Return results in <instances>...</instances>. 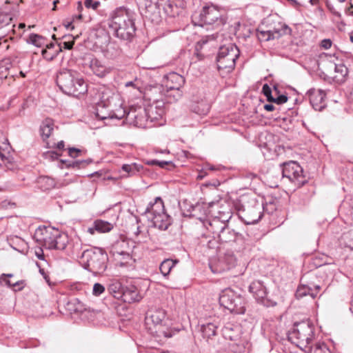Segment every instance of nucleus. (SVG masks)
Masks as SVG:
<instances>
[{
	"label": "nucleus",
	"mask_w": 353,
	"mask_h": 353,
	"mask_svg": "<svg viewBox=\"0 0 353 353\" xmlns=\"http://www.w3.org/2000/svg\"><path fill=\"white\" fill-rule=\"evenodd\" d=\"M98 95L99 101L97 104L96 115L99 119L120 120L125 116L122 99L114 88L102 85L98 90Z\"/></svg>",
	"instance_id": "f257e3e1"
},
{
	"label": "nucleus",
	"mask_w": 353,
	"mask_h": 353,
	"mask_svg": "<svg viewBox=\"0 0 353 353\" xmlns=\"http://www.w3.org/2000/svg\"><path fill=\"white\" fill-rule=\"evenodd\" d=\"M108 26L114 34L122 40H130L136 30L132 14L125 8H119L114 12Z\"/></svg>",
	"instance_id": "f03ea898"
},
{
	"label": "nucleus",
	"mask_w": 353,
	"mask_h": 353,
	"mask_svg": "<svg viewBox=\"0 0 353 353\" xmlns=\"http://www.w3.org/2000/svg\"><path fill=\"white\" fill-rule=\"evenodd\" d=\"M57 84L68 95L79 97L87 90V84L79 74L72 70H62L57 75Z\"/></svg>",
	"instance_id": "7ed1b4c3"
},
{
	"label": "nucleus",
	"mask_w": 353,
	"mask_h": 353,
	"mask_svg": "<svg viewBox=\"0 0 353 353\" xmlns=\"http://www.w3.org/2000/svg\"><path fill=\"white\" fill-rule=\"evenodd\" d=\"M34 238L46 249L64 250L69 241L66 234L51 226L39 227Z\"/></svg>",
	"instance_id": "20e7f679"
},
{
	"label": "nucleus",
	"mask_w": 353,
	"mask_h": 353,
	"mask_svg": "<svg viewBox=\"0 0 353 353\" xmlns=\"http://www.w3.org/2000/svg\"><path fill=\"white\" fill-rule=\"evenodd\" d=\"M108 255L101 248H90L84 250L80 257L83 267L94 274H100L106 269Z\"/></svg>",
	"instance_id": "39448f33"
},
{
	"label": "nucleus",
	"mask_w": 353,
	"mask_h": 353,
	"mask_svg": "<svg viewBox=\"0 0 353 353\" xmlns=\"http://www.w3.org/2000/svg\"><path fill=\"white\" fill-rule=\"evenodd\" d=\"M145 214L151 220L155 228L165 230L171 224L170 216L165 212L164 204L161 197H157L147 207Z\"/></svg>",
	"instance_id": "423d86ee"
},
{
	"label": "nucleus",
	"mask_w": 353,
	"mask_h": 353,
	"mask_svg": "<svg viewBox=\"0 0 353 353\" xmlns=\"http://www.w3.org/2000/svg\"><path fill=\"white\" fill-rule=\"evenodd\" d=\"M314 338V327L309 321L295 323L288 339L300 349H304L311 343Z\"/></svg>",
	"instance_id": "0eeeda50"
},
{
	"label": "nucleus",
	"mask_w": 353,
	"mask_h": 353,
	"mask_svg": "<svg viewBox=\"0 0 353 353\" xmlns=\"http://www.w3.org/2000/svg\"><path fill=\"white\" fill-rule=\"evenodd\" d=\"M263 209V204L254 198L245 197L243 199L239 214L246 224H254L261 219Z\"/></svg>",
	"instance_id": "6e6552de"
},
{
	"label": "nucleus",
	"mask_w": 353,
	"mask_h": 353,
	"mask_svg": "<svg viewBox=\"0 0 353 353\" xmlns=\"http://www.w3.org/2000/svg\"><path fill=\"white\" fill-rule=\"evenodd\" d=\"M219 303L221 306L230 312L242 314L245 311V302L244 298L236 294L231 288L223 290L219 296Z\"/></svg>",
	"instance_id": "1a4fd4ad"
},
{
	"label": "nucleus",
	"mask_w": 353,
	"mask_h": 353,
	"mask_svg": "<svg viewBox=\"0 0 353 353\" xmlns=\"http://www.w3.org/2000/svg\"><path fill=\"white\" fill-rule=\"evenodd\" d=\"M239 55V49L232 43L221 46L216 58L218 69L230 72L234 68L235 61Z\"/></svg>",
	"instance_id": "9d476101"
},
{
	"label": "nucleus",
	"mask_w": 353,
	"mask_h": 353,
	"mask_svg": "<svg viewBox=\"0 0 353 353\" xmlns=\"http://www.w3.org/2000/svg\"><path fill=\"white\" fill-rule=\"evenodd\" d=\"M165 317V312L160 309L151 311L147 314L145 320V327L151 334L157 337H171V334L163 325Z\"/></svg>",
	"instance_id": "9b49d317"
},
{
	"label": "nucleus",
	"mask_w": 353,
	"mask_h": 353,
	"mask_svg": "<svg viewBox=\"0 0 353 353\" xmlns=\"http://www.w3.org/2000/svg\"><path fill=\"white\" fill-rule=\"evenodd\" d=\"M283 177L287 178L297 187H301L307 179L301 166L295 161L284 163L282 168Z\"/></svg>",
	"instance_id": "f8f14e48"
},
{
	"label": "nucleus",
	"mask_w": 353,
	"mask_h": 353,
	"mask_svg": "<svg viewBox=\"0 0 353 353\" xmlns=\"http://www.w3.org/2000/svg\"><path fill=\"white\" fill-rule=\"evenodd\" d=\"M125 116L131 121V123L138 128H145L151 127L149 125L147 108L141 106L137 108H132Z\"/></svg>",
	"instance_id": "ddd939ff"
},
{
	"label": "nucleus",
	"mask_w": 353,
	"mask_h": 353,
	"mask_svg": "<svg viewBox=\"0 0 353 353\" xmlns=\"http://www.w3.org/2000/svg\"><path fill=\"white\" fill-rule=\"evenodd\" d=\"M147 113L149 125L154 123V125H163L164 120L163 116L165 113L164 102L162 101H156L147 108Z\"/></svg>",
	"instance_id": "4468645a"
},
{
	"label": "nucleus",
	"mask_w": 353,
	"mask_h": 353,
	"mask_svg": "<svg viewBox=\"0 0 353 353\" xmlns=\"http://www.w3.org/2000/svg\"><path fill=\"white\" fill-rule=\"evenodd\" d=\"M201 22L199 26L203 24H212L221 17L219 10L214 6H205L199 14Z\"/></svg>",
	"instance_id": "2eb2a0df"
},
{
	"label": "nucleus",
	"mask_w": 353,
	"mask_h": 353,
	"mask_svg": "<svg viewBox=\"0 0 353 353\" xmlns=\"http://www.w3.org/2000/svg\"><path fill=\"white\" fill-rule=\"evenodd\" d=\"M310 104L315 110L321 111L325 106V93L321 90L310 89L307 92Z\"/></svg>",
	"instance_id": "dca6fc26"
},
{
	"label": "nucleus",
	"mask_w": 353,
	"mask_h": 353,
	"mask_svg": "<svg viewBox=\"0 0 353 353\" xmlns=\"http://www.w3.org/2000/svg\"><path fill=\"white\" fill-rule=\"evenodd\" d=\"M249 291L258 302L265 303L267 289L261 281H254L249 286Z\"/></svg>",
	"instance_id": "f3484780"
},
{
	"label": "nucleus",
	"mask_w": 353,
	"mask_h": 353,
	"mask_svg": "<svg viewBox=\"0 0 353 353\" xmlns=\"http://www.w3.org/2000/svg\"><path fill=\"white\" fill-rule=\"evenodd\" d=\"M291 29L285 23H279V27L274 28L273 30H268L266 32H261V34L266 36V40L274 39L279 38L283 35L291 34Z\"/></svg>",
	"instance_id": "a211bd4d"
},
{
	"label": "nucleus",
	"mask_w": 353,
	"mask_h": 353,
	"mask_svg": "<svg viewBox=\"0 0 353 353\" xmlns=\"http://www.w3.org/2000/svg\"><path fill=\"white\" fill-rule=\"evenodd\" d=\"M89 65L93 73L101 78L105 77L112 70L110 67H108L103 64L101 61L96 58H93L90 60Z\"/></svg>",
	"instance_id": "6ab92c4d"
},
{
	"label": "nucleus",
	"mask_w": 353,
	"mask_h": 353,
	"mask_svg": "<svg viewBox=\"0 0 353 353\" xmlns=\"http://www.w3.org/2000/svg\"><path fill=\"white\" fill-rule=\"evenodd\" d=\"M185 83L183 76L176 73L171 72L167 75L165 86L168 90H179Z\"/></svg>",
	"instance_id": "aec40b11"
},
{
	"label": "nucleus",
	"mask_w": 353,
	"mask_h": 353,
	"mask_svg": "<svg viewBox=\"0 0 353 353\" xmlns=\"http://www.w3.org/2000/svg\"><path fill=\"white\" fill-rule=\"evenodd\" d=\"M113 226L110 223L102 220H97L94 222V226L88 229V232L90 234H94L95 231L99 233H105L110 232Z\"/></svg>",
	"instance_id": "412c9836"
},
{
	"label": "nucleus",
	"mask_w": 353,
	"mask_h": 353,
	"mask_svg": "<svg viewBox=\"0 0 353 353\" xmlns=\"http://www.w3.org/2000/svg\"><path fill=\"white\" fill-rule=\"evenodd\" d=\"M122 298L125 302H134L140 301L141 296L136 287L130 286L123 290Z\"/></svg>",
	"instance_id": "4be33fe9"
},
{
	"label": "nucleus",
	"mask_w": 353,
	"mask_h": 353,
	"mask_svg": "<svg viewBox=\"0 0 353 353\" xmlns=\"http://www.w3.org/2000/svg\"><path fill=\"white\" fill-rule=\"evenodd\" d=\"M113 255L117 264L121 267L130 264L132 261V256L128 252L114 250Z\"/></svg>",
	"instance_id": "5701e85b"
},
{
	"label": "nucleus",
	"mask_w": 353,
	"mask_h": 353,
	"mask_svg": "<svg viewBox=\"0 0 353 353\" xmlns=\"http://www.w3.org/2000/svg\"><path fill=\"white\" fill-rule=\"evenodd\" d=\"M12 274H2L0 276V285H6L9 288H13L14 290H21L23 288V281H17L12 282L8 278L12 277Z\"/></svg>",
	"instance_id": "b1692460"
},
{
	"label": "nucleus",
	"mask_w": 353,
	"mask_h": 353,
	"mask_svg": "<svg viewBox=\"0 0 353 353\" xmlns=\"http://www.w3.org/2000/svg\"><path fill=\"white\" fill-rule=\"evenodd\" d=\"M54 130V122L52 119L47 118L40 126V133L43 141L48 139Z\"/></svg>",
	"instance_id": "393cba45"
},
{
	"label": "nucleus",
	"mask_w": 353,
	"mask_h": 353,
	"mask_svg": "<svg viewBox=\"0 0 353 353\" xmlns=\"http://www.w3.org/2000/svg\"><path fill=\"white\" fill-rule=\"evenodd\" d=\"M226 221H221L219 218L215 217L210 221L208 230L218 236L221 230L224 229V227L226 226Z\"/></svg>",
	"instance_id": "a878e982"
},
{
	"label": "nucleus",
	"mask_w": 353,
	"mask_h": 353,
	"mask_svg": "<svg viewBox=\"0 0 353 353\" xmlns=\"http://www.w3.org/2000/svg\"><path fill=\"white\" fill-rule=\"evenodd\" d=\"M237 234V232H235L232 229L230 228L228 223H226V226L221 230L218 237L222 242H230L236 239Z\"/></svg>",
	"instance_id": "bb28decb"
},
{
	"label": "nucleus",
	"mask_w": 353,
	"mask_h": 353,
	"mask_svg": "<svg viewBox=\"0 0 353 353\" xmlns=\"http://www.w3.org/2000/svg\"><path fill=\"white\" fill-rule=\"evenodd\" d=\"M217 326L212 323H208L201 325V331L203 336L207 339L216 335Z\"/></svg>",
	"instance_id": "cd10ccee"
},
{
	"label": "nucleus",
	"mask_w": 353,
	"mask_h": 353,
	"mask_svg": "<svg viewBox=\"0 0 353 353\" xmlns=\"http://www.w3.org/2000/svg\"><path fill=\"white\" fill-rule=\"evenodd\" d=\"M39 187L43 190H49L57 186L54 180L49 176H41L38 179Z\"/></svg>",
	"instance_id": "c85d7f7f"
},
{
	"label": "nucleus",
	"mask_w": 353,
	"mask_h": 353,
	"mask_svg": "<svg viewBox=\"0 0 353 353\" xmlns=\"http://www.w3.org/2000/svg\"><path fill=\"white\" fill-rule=\"evenodd\" d=\"M307 295H310L312 298H315L316 296V293H314V290L307 285H299L296 292V298L301 299Z\"/></svg>",
	"instance_id": "c756f323"
},
{
	"label": "nucleus",
	"mask_w": 353,
	"mask_h": 353,
	"mask_svg": "<svg viewBox=\"0 0 353 353\" xmlns=\"http://www.w3.org/2000/svg\"><path fill=\"white\" fill-rule=\"evenodd\" d=\"M177 263V261H174L172 259H165L163 261L161 262L159 270L161 272V274L166 276L169 274L171 270L174 268L175 264Z\"/></svg>",
	"instance_id": "7c9ffc66"
},
{
	"label": "nucleus",
	"mask_w": 353,
	"mask_h": 353,
	"mask_svg": "<svg viewBox=\"0 0 353 353\" xmlns=\"http://www.w3.org/2000/svg\"><path fill=\"white\" fill-rule=\"evenodd\" d=\"M222 332L223 337L230 341H235L239 336L238 332L235 331L231 325L225 326Z\"/></svg>",
	"instance_id": "2f4dec72"
},
{
	"label": "nucleus",
	"mask_w": 353,
	"mask_h": 353,
	"mask_svg": "<svg viewBox=\"0 0 353 353\" xmlns=\"http://www.w3.org/2000/svg\"><path fill=\"white\" fill-rule=\"evenodd\" d=\"M142 168V165L137 163L123 164L121 167L122 170L128 173L127 176L134 175L139 172Z\"/></svg>",
	"instance_id": "473e14b6"
},
{
	"label": "nucleus",
	"mask_w": 353,
	"mask_h": 353,
	"mask_svg": "<svg viewBox=\"0 0 353 353\" xmlns=\"http://www.w3.org/2000/svg\"><path fill=\"white\" fill-rule=\"evenodd\" d=\"M108 290L114 297H122L123 289H122L121 284L119 282L112 283L108 287Z\"/></svg>",
	"instance_id": "72a5a7b5"
},
{
	"label": "nucleus",
	"mask_w": 353,
	"mask_h": 353,
	"mask_svg": "<svg viewBox=\"0 0 353 353\" xmlns=\"http://www.w3.org/2000/svg\"><path fill=\"white\" fill-rule=\"evenodd\" d=\"M334 71L336 72L334 78L340 81H342L348 72L347 67L343 64H335Z\"/></svg>",
	"instance_id": "f704fd0d"
},
{
	"label": "nucleus",
	"mask_w": 353,
	"mask_h": 353,
	"mask_svg": "<svg viewBox=\"0 0 353 353\" xmlns=\"http://www.w3.org/2000/svg\"><path fill=\"white\" fill-rule=\"evenodd\" d=\"M209 105L205 102H201L193 107V111L199 115H205L209 112Z\"/></svg>",
	"instance_id": "c9c22d12"
},
{
	"label": "nucleus",
	"mask_w": 353,
	"mask_h": 353,
	"mask_svg": "<svg viewBox=\"0 0 353 353\" xmlns=\"http://www.w3.org/2000/svg\"><path fill=\"white\" fill-rule=\"evenodd\" d=\"M29 41L34 46L39 47L43 43L44 39L39 34H31L29 37Z\"/></svg>",
	"instance_id": "e433bc0d"
},
{
	"label": "nucleus",
	"mask_w": 353,
	"mask_h": 353,
	"mask_svg": "<svg viewBox=\"0 0 353 353\" xmlns=\"http://www.w3.org/2000/svg\"><path fill=\"white\" fill-rule=\"evenodd\" d=\"M262 92L266 97L268 101L272 102L274 100V97L272 95V90L268 84L263 85Z\"/></svg>",
	"instance_id": "4c0bfd02"
},
{
	"label": "nucleus",
	"mask_w": 353,
	"mask_h": 353,
	"mask_svg": "<svg viewBox=\"0 0 353 353\" xmlns=\"http://www.w3.org/2000/svg\"><path fill=\"white\" fill-rule=\"evenodd\" d=\"M105 290V288L100 283H95L93 286V294L99 296Z\"/></svg>",
	"instance_id": "58836bf2"
},
{
	"label": "nucleus",
	"mask_w": 353,
	"mask_h": 353,
	"mask_svg": "<svg viewBox=\"0 0 353 353\" xmlns=\"http://www.w3.org/2000/svg\"><path fill=\"white\" fill-rule=\"evenodd\" d=\"M71 304L74 305V306L75 307L74 308V312H82L85 310L83 304L78 300H74L73 302L69 303V305Z\"/></svg>",
	"instance_id": "ea45409f"
},
{
	"label": "nucleus",
	"mask_w": 353,
	"mask_h": 353,
	"mask_svg": "<svg viewBox=\"0 0 353 353\" xmlns=\"http://www.w3.org/2000/svg\"><path fill=\"white\" fill-rule=\"evenodd\" d=\"M84 4L87 8H92L95 10L98 8L100 3L99 1L93 2L92 0H85Z\"/></svg>",
	"instance_id": "a19ab883"
},
{
	"label": "nucleus",
	"mask_w": 353,
	"mask_h": 353,
	"mask_svg": "<svg viewBox=\"0 0 353 353\" xmlns=\"http://www.w3.org/2000/svg\"><path fill=\"white\" fill-rule=\"evenodd\" d=\"M41 54L43 57L48 61L53 60L57 56L56 53H50L46 49L42 50Z\"/></svg>",
	"instance_id": "79ce46f5"
},
{
	"label": "nucleus",
	"mask_w": 353,
	"mask_h": 353,
	"mask_svg": "<svg viewBox=\"0 0 353 353\" xmlns=\"http://www.w3.org/2000/svg\"><path fill=\"white\" fill-rule=\"evenodd\" d=\"M170 163H171L170 161H158V160H152L148 162V164H150V165H156L162 168H165V165H169Z\"/></svg>",
	"instance_id": "37998d69"
},
{
	"label": "nucleus",
	"mask_w": 353,
	"mask_h": 353,
	"mask_svg": "<svg viewBox=\"0 0 353 353\" xmlns=\"http://www.w3.org/2000/svg\"><path fill=\"white\" fill-rule=\"evenodd\" d=\"M3 145H4V148H2L1 146H0V157L2 161H4L5 159H6V154L4 153V152L6 150H8V148H10V144L8 143V139L6 140V141L3 143Z\"/></svg>",
	"instance_id": "c03bdc74"
},
{
	"label": "nucleus",
	"mask_w": 353,
	"mask_h": 353,
	"mask_svg": "<svg viewBox=\"0 0 353 353\" xmlns=\"http://www.w3.org/2000/svg\"><path fill=\"white\" fill-rule=\"evenodd\" d=\"M82 151L76 148H70L68 149V154L72 158H76L80 155Z\"/></svg>",
	"instance_id": "a18cd8bd"
},
{
	"label": "nucleus",
	"mask_w": 353,
	"mask_h": 353,
	"mask_svg": "<svg viewBox=\"0 0 353 353\" xmlns=\"http://www.w3.org/2000/svg\"><path fill=\"white\" fill-rule=\"evenodd\" d=\"M287 101H288L287 96H285L284 94H281L276 98L274 97V100H272V102L276 103L277 104H283V103H286Z\"/></svg>",
	"instance_id": "49530a36"
},
{
	"label": "nucleus",
	"mask_w": 353,
	"mask_h": 353,
	"mask_svg": "<svg viewBox=\"0 0 353 353\" xmlns=\"http://www.w3.org/2000/svg\"><path fill=\"white\" fill-rule=\"evenodd\" d=\"M314 353H328V350L325 344L318 345L314 350Z\"/></svg>",
	"instance_id": "de8ad7c7"
},
{
	"label": "nucleus",
	"mask_w": 353,
	"mask_h": 353,
	"mask_svg": "<svg viewBox=\"0 0 353 353\" xmlns=\"http://www.w3.org/2000/svg\"><path fill=\"white\" fill-rule=\"evenodd\" d=\"M332 42L330 39H325L321 42V47L327 50L330 48L332 46Z\"/></svg>",
	"instance_id": "09e8293b"
},
{
	"label": "nucleus",
	"mask_w": 353,
	"mask_h": 353,
	"mask_svg": "<svg viewBox=\"0 0 353 353\" xmlns=\"http://www.w3.org/2000/svg\"><path fill=\"white\" fill-rule=\"evenodd\" d=\"M81 249V243L80 241H76L73 245V254H78L79 251Z\"/></svg>",
	"instance_id": "8fccbe9b"
},
{
	"label": "nucleus",
	"mask_w": 353,
	"mask_h": 353,
	"mask_svg": "<svg viewBox=\"0 0 353 353\" xmlns=\"http://www.w3.org/2000/svg\"><path fill=\"white\" fill-rule=\"evenodd\" d=\"M63 46H61L60 50H61V48L63 47L64 49L70 50L72 48V46L74 45V41L70 42V41H65L62 44Z\"/></svg>",
	"instance_id": "3c124183"
},
{
	"label": "nucleus",
	"mask_w": 353,
	"mask_h": 353,
	"mask_svg": "<svg viewBox=\"0 0 353 353\" xmlns=\"http://www.w3.org/2000/svg\"><path fill=\"white\" fill-rule=\"evenodd\" d=\"M125 86L126 88H128V87H132L134 89H137L139 90V85L136 83V81H128L125 83Z\"/></svg>",
	"instance_id": "603ef678"
},
{
	"label": "nucleus",
	"mask_w": 353,
	"mask_h": 353,
	"mask_svg": "<svg viewBox=\"0 0 353 353\" xmlns=\"http://www.w3.org/2000/svg\"><path fill=\"white\" fill-rule=\"evenodd\" d=\"M264 109L267 111H273L274 110V106L272 104H265L264 105Z\"/></svg>",
	"instance_id": "864d4df0"
},
{
	"label": "nucleus",
	"mask_w": 353,
	"mask_h": 353,
	"mask_svg": "<svg viewBox=\"0 0 353 353\" xmlns=\"http://www.w3.org/2000/svg\"><path fill=\"white\" fill-rule=\"evenodd\" d=\"M77 11H78L79 13H81V12L83 11V5H82L81 1H78V3H77Z\"/></svg>",
	"instance_id": "5fc2aeb1"
},
{
	"label": "nucleus",
	"mask_w": 353,
	"mask_h": 353,
	"mask_svg": "<svg viewBox=\"0 0 353 353\" xmlns=\"http://www.w3.org/2000/svg\"><path fill=\"white\" fill-rule=\"evenodd\" d=\"M64 146H65V143H64L63 141H61L58 142L57 144V148L59 150H63L64 148Z\"/></svg>",
	"instance_id": "6e6d98bb"
},
{
	"label": "nucleus",
	"mask_w": 353,
	"mask_h": 353,
	"mask_svg": "<svg viewBox=\"0 0 353 353\" xmlns=\"http://www.w3.org/2000/svg\"><path fill=\"white\" fill-rule=\"evenodd\" d=\"M352 8H353V5L351 3L350 6L345 11L347 14L352 15L353 14V11H352Z\"/></svg>",
	"instance_id": "4d7b16f0"
},
{
	"label": "nucleus",
	"mask_w": 353,
	"mask_h": 353,
	"mask_svg": "<svg viewBox=\"0 0 353 353\" xmlns=\"http://www.w3.org/2000/svg\"><path fill=\"white\" fill-rule=\"evenodd\" d=\"M11 241H12L13 243H14L15 241H17V242H21V243H24V241H23L21 239H20V238H19V237H17V236H15V237H14V238L11 239Z\"/></svg>",
	"instance_id": "13d9d810"
},
{
	"label": "nucleus",
	"mask_w": 353,
	"mask_h": 353,
	"mask_svg": "<svg viewBox=\"0 0 353 353\" xmlns=\"http://www.w3.org/2000/svg\"><path fill=\"white\" fill-rule=\"evenodd\" d=\"M3 17L6 18V25H8L9 24V21H10L12 20V18L8 14H5V15H3Z\"/></svg>",
	"instance_id": "bf43d9fd"
},
{
	"label": "nucleus",
	"mask_w": 353,
	"mask_h": 353,
	"mask_svg": "<svg viewBox=\"0 0 353 353\" xmlns=\"http://www.w3.org/2000/svg\"><path fill=\"white\" fill-rule=\"evenodd\" d=\"M66 28H67L68 29V28L74 29V26H72V22L68 23L66 25Z\"/></svg>",
	"instance_id": "052dcab7"
},
{
	"label": "nucleus",
	"mask_w": 353,
	"mask_h": 353,
	"mask_svg": "<svg viewBox=\"0 0 353 353\" xmlns=\"http://www.w3.org/2000/svg\"><path fill=\"white\" fill-rule=\"evenodd\" d=\"M75 18L77 19H82V14L79 13L78 15L75 16Z\"/></svg>",
	"instance_id": "680f3d73"
},
{
	"label": "nucleus",
	"mask_w": 353,
	"mask_h": 353,
	"mask_svg": "<svg viewBox=\"0 0 353 353\" xmlns=\"http://www.w3.org/2000/svg\"><path fill=\"white\" fill-rule=\"evenodd\" d=\"M321 289V286L320 285H316L315 286V290H316V292L317 294V292H319V290Z\"/></svg>",
	"instance_id": "e2e57ef3"
},
{
	"label": "nucleus",
	"mask_w": 353,
	"mask_h": 353,
	"mask_svg": "<svg viewBox=\"0 0 353 353\" xmlns=\"http://www.w3.org/2000/svg\"><path fill=\"white\" fill-rule=\"evenodd\" d=\"M350 40L353 43V32L350 33Z\"/></svg>",
	"instance_id": "0e129e2a"
},
{
	"label": "nucleus",
	"mask_w": 353,
	"mask_h": 353,
	"mask_svg": "<svg viewBox=\"0 0 353 353\" xmlns=\"http://www.w3.org/2000/svg\"><path fill=\"white\" fill-rule=\"evenodd\" d=\"M92 161V159H87V160L84 161L83 162H84V163H87V164H89V163H90Z\"/></svg>",
	"instance_id": "69168bd1"
},
{
	"label": "nucleus",
	"mask_w": 353,
	"mask_h": 353,
	"mask_svg": "<svg viewBox=\"0 0 353 353\" xmlns=\"http://www.w3.org/2000/svg\"><path fill=\"white\" fill-rule=\"evenodd\" d=\"M290 1L292 2L293 4L297 5L298 3L296 0H290Z\"/></svg>",
	"instance_id": "338daca9"
},
{
	"label": "nucleus",
	"mask_w": 353,
	"mask_h": 353,
	"mask_svg": "<svg viewBox=\"0 0 353 353\" xmlns=\"http://www.w3.org/2000/svg\"><path fill=\"white\" fill-rule=\"evenodd\" d=\"M123 244H125V241H122L121 243H117V246H119V245L122 246Z\"/></svg>",
	"instance_id": "774afa93"
}]
</instances>
